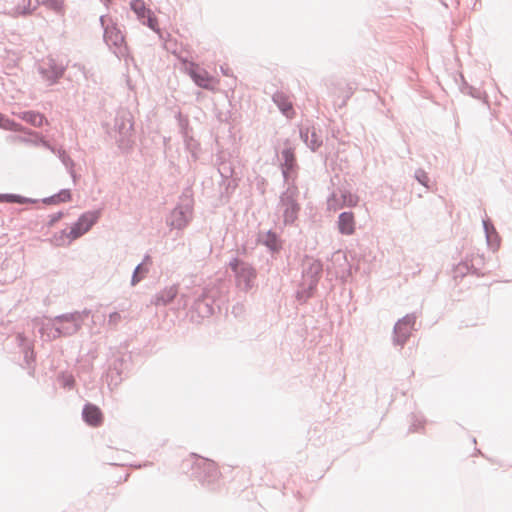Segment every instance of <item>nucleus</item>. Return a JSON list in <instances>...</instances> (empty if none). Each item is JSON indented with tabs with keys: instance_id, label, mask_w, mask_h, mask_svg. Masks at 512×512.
<instances>
[{
	"instance_id": "obj_1",
	"label": "nucleus",
	"mask_w": 512,
	"mask_h": 512,
	"mask_svg": "<svg viewBox=\"0 0 512 512\" xmlns=\"http://www.w3.org/2000/svg\"><path fill=\"white\" fill-rule=\"evenodd\" d=\"M182 468L191 480L197 481L202 487L210 491H215L219 488L221 473L214 461L203 457H196L193 460L184 461Z\"/></svg>"
},
{
	"instance_id": "obj_2",
	"label": "nucleus",
	"mask_w": 512,
	"mask_h": 512,
	"mask_svg": "<svg viewBox=\"0 0 512 512\" xmlns=\"http://www.w3.org/2000/svg\"><path fill=\"white\" fill-rule=\"evenodd\" d=\"M220 291L216 287H205L200 293H196L190 307V320L194 323H201L203 319L220 311Z\"/></svg>"
},
{
	"instance_id": "obj_3",
	"label": "nucleus",
	"mask_w": 512,
	"mask_h": 512,
	"mask_svg": "<svg viewBox=\"0 0 512 512\" xmlns=\"http://www.w3.org/2000/svg\"><path fill=\"white\" fill-rule=\"evenodd\" d=\"M131 369L132 355L130 353L113 352L107 359V367L102 375V380L112 390L129 376Z\"/></svg>"
},
{
	"instance_id": "obj_4",
	"label": "nucleus",
	"mask_w": 512,
	"mask_h": 512,
	"mask_svg": "<svg viewBox=\"0 0 512 512\" xmlns=\"http://www.w3.org/2000/svg\"><path fill=\"white\" fill-rule=\"evenodd\" d=\"M134 124V118L129 111L119 112L114 118L115 143L122 154L129 155L134 149Z\"/></svg>"
},
{
	"instance_id": "obj_5",
	"label": "nucleus",
	"mask_w": 512,
	"mask_h": 512,
	"mask_svg": "<svg viewBox=\"0 0 512 512\" xmlns=\"http://www.w3.org/2000/svg\"><path fill=\"white\" fill-rule=\"evenodd\" d=\"M228 267L233 272L237 286L242 291L248 292L254 287L257 270L252 264L234 256L230 259Z\"/></svg>"
},
{
	"instance_id": "obj_6",
	"label": "nucleus",
	"mask_w": 512,
	"mask_h": 512,
	"mask_svg": "<svg viewBox=\"0 0 512 512\" xmlns=\"http://www.w3.org/2000/svg\"><path fill=\"white\" fill-rule=\"evenodd\" d=\"M299 189L296 183H290L279 197V203L283 207V222L285 225H293L298 219L300 204L297 201Z\"/></svg>"
},
{
	"instance_id": "obj_7",
	"label": "nucleus",
	"mask_w": 512,
	"mask_h": 512,
	"mask_svg": "<svg viewBox=\"0 0 512 512\" xmlns=\"http://www.w3.org/2000/svg\"><path fill=\"white\" fill-rule=\"evenodd\" d=\"M101 26L103 28V40L109 47H114V53L118 57H124L128 53V47L125 42V37L122 31L118 28L117 24L111 19L110 24H107L106 16L102 15L99 18Z\"/></svg>"
},
{
	"instance_id": "obj_8",
	"label": "nucleus",
	"mask_w": 512,
	"mask_h": 512,
	"mask_svg": "<svg viewBox=\"0 0 512 512\" xmlns=\"http://www.w3.org/2000/svg\"><path fill=\"white\" fill-rule=\"evenodd\" d=\"M54 322L57 324L53 327L52 338L68 337L76 334L82 327L80 324L79 314L63 313L55 316Z\"/></svg>"
},
{
	"instance_id": "obj_9",
	"label": "nucleus",
	"mask_w": 512,
	"mask_h": 512,
	"mask_svg": "<svg viewBox=\"0 0 512 512\" xmlns=\"http://www.w3.org/2000/svg\"><path fill=\"white\" fill-rule=\"evenodd\" d=\"M285 147L281 151L280 169L283 181L286 184L296 183L299 165L297 163L295 149L290 146L289 140L285 141Z\"/></svg>"
},
{
	"instance_id": "obj_10",
	"label": "nucleus",
	"mask_w": 512,
	"mask_h": 512,
	"mask_svg": "<svg viewBox=\"0 0 512 512\" xmlns=\"http://www.w3.org/2000/svg\"><path fill=\"white\" fill-rule=\"evenodd\" d=\"M193 217V200L187 203H178L166 217V224L170 229L183 230L189 225Z\"/></svg>"
},
{
	"instance_id": "obj_11",
	"label": "nucleus",
	"mask_w": 512,
	"mask_h": 512,
	"mask_svg": "<svg viewBox=\"0 0 512 512\" xmlns=\"http://www.w3.org/2000/svg\"><path fill=\"white\" fill-rule=\"evenodd\" d=\"M416 314L409 313L400 318L393 327V344L401 348L408 342L412 331L415 330Z\"/></svg>"
},
{
	"instance_id": "obj_12",
	"label": "nucleus",
	"mask_w": 512,
	"mask_h": 512,
	"mask_svg": "<svg viewBox=\"0 0 512 512\" xmlns=\"http://www.w3.org/2000/svg\"><path fill=\"white\" fill-rule=\"evenodd\" d=\"M101 215L102 209L88 210L83 212L70 226L69 234L72 238H80L99 221Z\"/></svg>"
},
{
	"instance_id": "obj_13",
	"label": "nucleus",
	"mask_w": 512,
	"mask_h": 512,
	"mask_svg": "<svg viewBox=\"0 0 512 512\" xmlns=\"http://www.w3.org/2000/svg\"><path fill=\"white\" fill-rule=\"evenodd\" d=\"M66 66L57 63V61L48 57L45 61L38 65L37 71L49 86L55 85L64 76Z\"/></svg>"
},
{
	"instance_id": "obj_14",
	"label": "nucleus",
	"mask_w": 512,
	"mask_h": 512,
	"mask_svg": "<svg viewBox=\"0 0 512 512\" xmlns=\"http://www.w3.org/2000/svg\"><path fill=\"white\" fill-rule=\"evenodd\" d=\"M186 72L196 86L206 90H213L214 77L211 76L204 68H201L197 63L190 62L186 66Z\"/></svg>"
},
{
	"instance_id": "obj_15",
	"label": "nucleus",
	"mask_w": 512,
	"mask_h": 512,
	"mask_svg": "<svg viewBox=\"0 0 512 512\" xmlns=\"http://www.w3.org/2000/svg\"><path fill=\"white\" fill-rule=\"evenodd\" d=\"M256 240L258 244L267 248L272 257H276L283 250V240L273 229L259 232Z\"/></svg>"
},
{
	"instance_id": "obj_16",
	"label": "nucleus",
	"mask_w": 512,
	"mask_h": 512,
	"mask_svg": "<svg viewBox=\"0 0 512 512\" xmlns=\"http://www.w3.org/2000/svg\"><path fill=\"white\" fill-rule=\"evenodd\" d=\"M304 259L308 264L303 267L302 276L309 279L308 284L318 287L323 272V263L320 259H314L305 255Z\"/></svg>"
},
{
	"instance_id": "obj_17",
	"label": "nucleus",
	"mask_w": 512,
	"mask_h": 512,
	"mask_svg": "<svg viewBox=\"0 0 512 512\" xmlns=\"http://www.w3.org/2000/svg\"><path fill=\"white\" fill-rule=\"evenodd\" d=\"M82 419L90 427H99L104 421L102 410L95 404L87 402L82 409Z\"/></svg>"
},
{
	"instance_id": "obj_18",
	"label": "nucleus",
	"mask_w": 512,
	"mask_h": 512,
	"mask_svg": "<svg viewBox=\"0 0 512 512\" xmlns=\"http://www.w3.org/2000/svg\"><path fill=\"white\" fill-rule=\"evenodd\" d=\"M332 261L337 265L336 275L339 276L343 281H347L353 275V267L348 262L347 256L342 251H337L332 256Z\"/></svg>"
},
{
	"instance_id": "obj_19",
	"label": "nucleus",
	"mask_w": 512,
	"mask_h": 512,
	"mask_svg": "<svg viewBox=\"0 0 512 512\" xmlns=\"http://www.w3.org/2000/svg\"><path fill=\"white\" fill-rule=\"evenodd\" d=\"M17 340L19 341V345L23 347V359L26 364L25 368L28 369V374L33 377L35 375L36 353L23 334H18Z\"/></svg>"
},
{
	"instance_id": "obj_20",
	"label": "nucleus",
	"mask_w": 512,
	"mask_h": 512,
	"mask_svg": "<svg viewBox=\"0 0 512 512\" xmlns=\"http://www.w3.org/2000/svg\"><path fill=\"white\" fill-rule=\"evenodd\" d=\"M177 294V285L165 287L153 296L151 303L155 306H166L176 298Z\"/></svg>"
},
{
	"instance_id": "obj_21",
	"label": "nucleus",
	"mask_w": 512,
	"mask_h": 512,
	"mask_svg": "<svg viewBox=\"0 0 512 512\" xmlns=\"http://www.w3.org/2000/svg\"><path fill=\"white\" fill-rule=\"evenodd\" d=\"M338 230L342 235H352L355 232V217L352 211L341 212L337 220Z\"/></svg>"
},
{
	"instance_id": "obj_22",
	"label": "nucleus",
	"mask_w": 512,
	"mask_h": 512,
	"mask_svg": "<svg viewBox=\"0 0 512 512\" xmlns=\"http://www.w3.org/2000/svg\"><path fill=\"white\" fill-rule=\"evenodd\" d=\"M482 226L487 240V245L493 250L498 249L500 245V237L492 221L489 218H485L482 220Z\"/></svg>"
},
{
	"instance_id": "obj_23",
	"label": "nucleus",
	"mask_w": 512,
	"mask_h": 512,
	"mask_svg": "<svg viewBox=\"0 0 512 512\" xmlns=\"http://www.w3.org/2000/svg\"><path fill=\"white\" fill-rule=\"evenodd\" d=\"M272 100L280 112L286 117H290L291 114H294L292 103L284 92L276 91L272 96Z\"/></svg>"
},
{
	"instance_id": "obj_24",
	"label": "nucleus",
	"mask_w": 512,
	"mask_h": 512,
	"mask_svg": "<svg viewBox=\"0 0 512 512\" xmlns=\"http://www.w3.org/2000/svg\"><path fill=\"white\" fill-rule=\"evenodd\" d=\"M19 118L34 127H42L45 123H47V119L42 113L33 110L20 112Z\"/></svg>"
},
{
	"instance_id": "obj_25",
	"label": "nucleus",
	"mask_w": 512,
	"mask_h": 512,
	"mask_svg": "<svg viewBox=\"0 0 512 512\" xmlns=\"http://www.w3.org/2000/svg\"><path fill=\"white\" fill-rule=\"evenodd\" d=\"M468 256V265L471 269V274L476 277H482L486 273L482 272L481 269L485 265V257L483 254L471 253Z\"/></svg>"
},
{
	"instance_id": "obj_26",
	"label": "nucleus",
	"mask_w": 512,
	"mask_h": 512,
	"mask_svg": "<svg viewBox=\"0 0 512 512\" xmlns=\"http://www.w3.org/2000/svg\"><path fill=\"white\" fill-rule=\"evenodd\" d=\"M72 199V192L68 188H64L59 190L57 193L45 197L41 200L42 203L46 205H58L61 203H66L71 201Z\"/></svg>"
},
{
	"instance_id": "obj_27",
	"label": "nucleus",
	"mask_w": 512,
	"mask_h": 512,
	"mask_svg": "<svg viewBox=\"0 0 512 512\" xmlns=\"http://www.w3.org/2000/svg\"><path fill=\"white\" fill-rule=\"evenodd\" d=\"M300 287L301 289L297 290L295 293V298L298 303L302 305L314 296L317 287L304 282L300 284Z\"/></svg>"
},
{
	"instance_id": "obj_28",
	"label": "nucleus",
	"mask_w": 512,
	"mask_h": 512,
	"mask_svg": "<svg viewBox=\"0 0 512 512\" xmlns=\"http://www.w3.org/2000/svg\"><path fill=\"white\" fill-rule=\"evenodd\" d=\"M222 177V182L220 183V186H224V190L221 191V199L229 200L231 194L236 190L238 186L237 179L229 178L228 176L224 175L223 173H220Z\"/></svg>"
},
{
	"instance_id": "obj_29",
	"label": "nucleus",
	"mask_w": 512,
	"mask_h": 512,
	"mask_svg": "<svg viewBox=\"0 0 512 512\" xmlns=\"http://www.w3.org/2000/svg\"><path fill=\"white\" fill-rule=\"evenodd\" d=\"M76 239L77 238L71 237V235L69 234V231L67 229H62L61 231L55 233L49 239V242L56 247H61V246L70 245Z\"/></svg>"
},
{
	"instance_id": "obj_30",
	"label": "nucleus",
	"mask_w": 512,
	"mask_h": 512,
	"mask_svg": "<svg viewBox=\"0 0 512 512\" xmlns=\"http://www.w3.org/2000/svg\"><path fill=\"white\" fill-rule=\"evenodd\" d=\"M183 142L185 149L190 153L193 161H197L201 150L200 143L193 136H185V138H183Z\"/></svg>"
},
{
	"instance_id": "obj_31",
	"label": "nucleus",
	"mask_w": 512,
	"mask_h": 512,
	"mask_svg": "<svg viewBox=\"0 0 512 512\" xmlns=\"http://www.w3.org/2000/svg\"><path fill=\"white\" fill-rule=\"evenodd\" d=\"M57 156L59 160L62 162V164L67 169L68 173L72 177L73 181L76 180V174L74 170L75 163L72 160V158L69 156V154L64 149H58Z\"/></svg>"
},
{
	"instance_id": "obj_32",
	"label": "nucleus",
	"mask_w": 512,
	"mask_h": 512,
	"mask_svg": "<svg viewBox=\"0 0 512 512\" xmlns=\"http://www.w3.org/2000/svg\"><path fill=\"white\" fill-rule=\"evenodd\" d=\"M57 382L63 389L72 390L76 386V381L72 373L60 371L57 375Z\"/></svg>"
},
{
	"instance_id": "obj_33",
	"label": "nucleus",
	"mask_w": 512,
	"mask_h": 512,
	"mask_svg": "<svg viewBox=\"0 0 512 512\" xmlns=\"http://www.w3.org/2000/svg\"><path fill=\"white\" fill-rule=\"evenodd\" d=\"M130 9L136 14L138 20L144 19L151 11L143 0H131Z\"/></svg>"
},
{
	"instance_id": "obj_34",
	"label": "nucleus",
	"mask_w": 512,
	"mask_h": 512,
	"mask_svg": "<svg viewBox=\"0 0 512 512\" xmlns=\"http://www.w3.org/2000/svg\"><path fill=\"white\" fill-rule=\"evenodd\" d=\"M454 278H464L467 274H471V269L468 265V256H465L455 267H454Z\"/></svg>"
},
{
	"instance_id": "obj_35",
	"label": "nucleus",
	"mask_w": 512,
	"mask_h": 512,
	"mask_svg": "<svg viewBox=\"0 0 512 512\" xmlns=\"http://www.w3.org/2000/svg\"><path fill=\"white\" fill-rule=\"evenodd\" d=\"M463 94L469 95L470 97L482 101L484 104H488V96L485 91L474 86H466Z\"/></svg>"
},
{
	"instance_id": "obj_36",
	"label": "nucleus",
	"mask_w": 512,
	"mask_h": 512,
	"mask_svg": "<svg viewBox=\"0 0 512 512\" xmlns=\"http://www.w3.org/2000/svg\"><path fill=\"white\" fill-rule=\"evenodd\" d=\"M149 269L147 266H143V263H139L131 276V285L135 286L137 285L148 273Z\"/></svg>"
},
{
	"instance_id": "obj_37",
	"label": "nucleus",
	"mask_w": 512,
	"mask_h": 512,
	"mask_svg": "<svg viewBox=\"0 0 512 512\" xmlns=\"http://www.w3.org/2000/svg\"><path fill=\"white\" fill-rule=\"evenodd\" d=\"M176 119L178 121V125L180 128V133L182 135V138H185V136H191L190 135L191 127H190L188 118L186 116H183L181 112H178L176 115Z\"/></svg>"
},
{
	"instance_id": "obj_38",
	"label": "nucleus",
	"mask_w": 512,
	"mask_h": 512,
	"mask_svg": "<svg viewBox=\"0 0 512 512\" xmlns=\"http://www.w3.org/2000/svg\"><path fill=\"white\" fill-rule=\"evenodd\" d=\"M309 140L310 141H309V144H308V148L312 152H316L322 146V144H323L322 138L317 134V132H316L314 127L310 131Z\"/></svg>"
},
{
	"instance_id": "obj_39",
	"label": "nucleus",
	"mask_w": 512,
	"mask_h": 512,
	"mask_svg": "<svg viewBox=\"0 0 512 512\" xmlns=\"http://www.w3.org/2000/svg\"><path fill=\"white\" fill-rule=\"evenodd\" d=\"M20 127V124L16 121L8 118L6 115L0 113V128L9 130V131H17Z\"/></svg>"
},
{
	"instance_id": "obj_40",
	"label": "nucleus",
	"mask_w": 512,
	"mask_h": 512,
	"mask_svg": "<svg viewBox=\"0 0 512 512\" xmlns=\"http://www.w3.org/2000/svg\"><path fill=\"white\" fill-rule=\"evenodd\" d=\"M410 417H411V424L409 426L408 432H410V433L419 432L420 429H422L424 427L425 420L415 413H411Z\"/></svg>"
},
{
	"instance_id": "obj_41",
	"label": "nucleus",
	"mask_w": 512,
	"mask_h": 512,
	"mask_svg": "<svg viewBox=\"0 0 512 512\" xmlns=\"http://www.w3.org/2000/svg\"><path fill=\"white\" fill-rule=\"evenodd\" d=\"M140 21L142 22V24L146 25L151 30H153L155 32H159L160 31V29L158 27V19H157V17L154 15V13L152 11H150V13H148L144 17V19H141Z\"/></svg>"
},
{
	"instance_id": "obj_42",
	"label": "nucleus",
	"mask_w": 512,
	"mask_h": 512,
	"mask_svg": "<svg viewBox=\"0 0 512 512\" xmlns=\"http://www.w3.org/2000/svg\"><path fill=\"white\" fill-rule=\"evenodd\" d=\"M341 198L343 201V204L348 207L356 206L358 203V196L351 193L350 191L345 190L341 193Z\"/></svg>"
},
{
	"instance_id": "obj_43",
	"label": "nucleus",
	"mask_w": 512,
	"mask_h": 512,
	"mask_svg": "<svg viewBox=\"0 0 512 512\" xmlns=\"http://www.w3.org/2000/svg\"><path fill=\"white\" fill-rule=\"evenodd\" d=\"M41 3L56 13L62 12L64 8L63 0H42Z\"/></svg>"
},
{
	"instance_id": "obj_44",
	"label": "nucleus",
	"mask_w": 512,
	"mask_h": 512,
	"mask_svg": "<svg viewBox=\"0 0 512 512\" xmlns=\"http://www.w3.org/2000/svg\"><path fill=\"white\" fill-rule=\"evenodd\" d=\"M38 201H39L38 199H33V198L22 196L20 194L11 193L10 203L34 204V203H37Z\"/></svg>"
},
{
	"instance_id": "obj_45",
	"label": "nucleus",
	"mask_w": 512,
	"mask_h": 512,
	"mask_svg": "<svg viewBox=\"0 0 512 512\" xmlns=\"http://www.w3.org/2000/svg\"><path fill=\"white\" fill-rule=\"evenodd\" d=\"M414 177L421 185L428 188L430 179L427 172L424 169H417L414 173Z\"/></svg>"
},
{
	"instance_id": "obj_46",
	"label": "nucleus",
	"mask_w": 512,
	"mask_h": 512,
	"mask_svg": "<svg viewBox=\"0 0 512 512\" xmlns=\"http://www.w3.org/2000/svg\"><path fill=\"white\" fill-rule=\"evenodd\" d=\"M65 216V212L60 210L56 213H53V214H50L49 215V220L47 221L46 223V227L47 228H52L54 227V225L60 221L63 217Z\"/></svg>"
},
{
	"instance_id": "obj_47",
	"label": "nucleus",
	"mask_w": 512,
	"mask_h": 512,
	"mask_svg": "<svg viewBox=\"0 0 512 512\" xmlns=\"http://www.w3.org/2000/svg\"><path fill=\"white\" fill-rule=\"evenodd\" d=\"M310 127L309 126H300L299 128V137L302 142L308 147L309 144V135H310Z\"/></svg>"
},
{
	"instance_id": "obj_48",
	"label": "nucleus",
	"mask_w": 512,
	"mask_h": 512,
	"mask_svg": "<svg viewBox=\"0 0 512 512\" xmlns=\"http://www.w3.org/2000/svg\"><path fill=\"white\" fill-rule=\"evenodd\" d=\"M18 13L23 16L31 15L33 11L35 10V7L31 6V0L27 1V4L23 5L22 7L20 5L17 6Z\"/></svg>"
},
{
	"instance_id": "obj_49",
	"label": "nucleus",
	"mask_w": 512,
	"mask_h": 512,
	"mask_svg": "<svg viewBox=\"0 0 512 512\" xmlns=\"http://www.w3.org/2000/svg\"><path fill=\"white\" fill-rule=\"evenodd\" d=\"M121 320V315L119 312L117 311H114L112 313L109 314V318H108V324L110 326H116Z\"/></svg>"
},
{
	"instance_id": "obj_50",
	"label": "nucleus",
	"mask_w": 512,
	"mask_h": 512,
	"mask_svg": "<svg viewBox=\"0 0 512 512\" xmlns=\"http://www.w3.org/2000/svg\"><path fill=\"white\" fill-rule=\"evenodd\" d=\"M73 313L79 314L80 324L82 325L83 322H84V319L87 318L90 315L91 310L85 308L82 311H74Z\"/></svg>"
},
{
	"instance_id": "obj_51",
	"label": "nucleus",
	"mask_w": 512,
	"mask_h": 512,
	"mask_svg": "<svg viewBox=\"0 0 512 512\" xmlns=\"http://www.w3.org/2000/svg\"><path fill=\"white\" fill-rule=\"evenodd\" d=\"M11 193H0V203H10Z\"/></svg>"
},
{
	"instance_id": "obj_52",
	"label": "nucleus",
	"mask_w": 512,
	"mask_h": 512,
	"mask_svg": "<svg viewBox=\"0 0 512 512\" xmlns=\"http://www.w3.org/2000/svg\"><path fill=\"white\" fill-rule=\"evenodd\" d=\"M220 71L221 73L224 75V76H233L232 75V72H231V69L229 68V66L227 65H221L220 66Z\"/></svg>"
},
{
	"instance_id": "obj_53",
	"label": "nucleus",
	"mask_w": 512,
	"mask_h": 512,
	"mask_svg": "<svg viewBox=\"0 0 512 512\" xmlns=\"http://www.w3.org/2000/svg\"><path fill=\"white\" fill-rule=\"evenodd\" d=\"M460 78H461V84H460L459 88H460L461 93H464L466 90L465 87L471 86V85L465 80V78L462 74L460 75Z\"/></svg>"
},
{
	"instance_id": "obj_54",
	"label": "nucleus",
	"mask_w": 512,
	"mask_h": 512,
	"mask_svg": "<svg viewBox=\"0 0 512 512\" xmlns=\"http://www.w3.org/2000/svg\"><path fill=\"white\" fill-rule=\"evenodd\" d=\"M141 263H143V266H146L147 264H151L152 263L151 256L149 254H145Z\"/></svg>"
},
{
	"instance_id": "obj_55",
	"label": "nucleus",
	"mask_w": 512,
	"mask_h": 512,
	"mask_svg": "<svg viewBox=\"0 0 512 512\" xmlns=\"http://www.w3.org/2000/svg\"><path fill=\"white\" fill-rule=\"evenodd\" d=\"M150 465H152V463H151V462H145L144 464H138V465H136L135 467H137V468H142V467H146V466H150Z\"/></svg>"
},
{
	"instance_id": "obj_56",
	"label": "nucleus",
	"mask_w": 512,
	"mask_h": 512,
	"mask_svg": "<svg viewBox=\"0 0 512 512\" xmlns=\"http://www.w3.org/2000/svg\"><path fill=\"white\" fill-rule=\"evenodd\" d=\"M241 253H242V254H245V253H246V247H245V246H243V247H242V252H241Z\"/></svg>"
},
{
	"instance_id": "obj_57",
	"label": "nucleus",
	"mask_w": 512,
	"mask_h": 512,
	"mask_svg": "<svg viewBox=\"0 0 512 512\" xmlns=\"http://www.w3.org/2000/svg\"><path fill=\"white\" fill-rule=\"evenodd\" d=\"M128 476H129L128 474H127V475H125V477H124V481H127Z\"/></svg>"
}]
</instances>
